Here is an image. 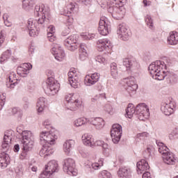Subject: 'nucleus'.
<instances>
[{
    "mask_svg": "<svg viewBox=\"0 0 178 178\" xmlns=\"http://www.w3.org/2000/svg\"><path fill=\"white\" fill-rule=\"evenodd\" d=\"M35 15L36 16H42V17L39 18L38 20L34 18L29 19L27 27L31 37H37L38 35V28L37 26L42 24L46 19H49V9L45 7L44 4L35 6Z\"/></svg>",
    "mask_w": 178,
    "mask_h": 178,
    "instance_id": "nucleus-1",
    "label": "nucleus"
},
{
    "mask_svg": "<svg viewBox=\"0 0 178 178\" xmlns=\"http://www.w3.org/2000/svg\"><path fill=\"white\" fill-rule=\"evenodd\" d=\"M149 73L154 80H164L169 74L166 70V64L163 60H156L152 63L148 67Z\"/></svg>",
    "mask_w": 178,
    "mask_h": 178,
    "instance_id": "nucleus-2",
    "label": "nucleus"
},
{
    "mask_svg": "<svg viewBox=\"0 0 178 178\" xmlns=\"http://www.w3.org/2000/svg\"><path fill=\"white\" fill-rule=\"evenodd\" d=\"M65 99L67 102L66 108L68 111L73 112L80 109L83 105V100L79 94L76 93H67L65 96Z\"/></svg>",
    "mask_w": 178,
    "mask_h": 178,
    "instance_id": "nucleus-3",
    "label": "nucleus"
},
{
    "mask_svg": "<svg viewBox=\"0 0 178 178\" xmlns=\"http://www.w3.org/2000/svg\"><path fill=\"white\" fill-rule=\"evenodd\" d=\"M21 136V143L24 152H29L34 147V136L31 131H23L19 133Z\"/></svg>",
    "mask_w": 178,
    "mask_h": 178,
    "instance_id": "nucleus-4",
    "label": "nucleus"
},
{
    "mask_svg": "<svg viewBox=\"0 0 178 178\" xmlns=\"http://www.w3.org/2000/svg\"><path fill=\"white\" fill-rule=\"evenodd\" d=\"M58 134L59 133L55 129L50 131H42L40 133V143L46 145H54L58 140Z\"/></svg>",
    "mask_w": 178,
    "mask_h": 178,
    "instance_id": "nucleus-5",
    "label": "nucleus"
},
{
    "mask_svg": "<svg viewBox=\"0 0 178 178\" xmlns=\"http://www.w3.org/2000/svg\"><path fill=\"white\" fill-rule=\"evenodd\" d=\"M77 12H79L77 4L76 3L70 2L66 3L63 10L62 15L67 16V22L70 24H72L73 22H74V19H73V17L70 16V15L77 13Z\"/></svg>",
    "mask_w": 178,
    "mask_h": 178,
    "instance_id": "nucleus-6",
    "label": "nucleus"
},
{
    "mask_svg": "<svg viewBox=\"0 0 178 178\" xmlns=\"http://www.w3.org/2000/svg\"><path fill=\"white\" fill-rule=\"evenodd\" d=\"M108 12L114 19L120 20L123 19L126 15V8L123 5L116 4L115 6L109 7Z\"/></svg>",
    "mask_w": 178,
    "mask_h": 178,
    "instance_id": "nucleus-7",
    "label": "nucleus"
},
{
    "mask_svg": "<svg viewBox=\"0 0 178 178\" xmlns=\"http://www.w3.org/2000/svg\"><path fill=\"white\" fill-rule=\"evenodd\" d=\"M177 106L176 102L171 99L161 104V111L166 116H170V115L175 113Z\"/></svg>",
    "mask_w": 178,
    "mask_h": 178,
    "instance_id": "nucleus-8",
    "label": "nucleus"
},
{
    "mask_svg": "<svg viewBox=\"0 0 178 178\" xmlns=\"http://www.w3.org/2000/svg\"><path fill=\"white\" fill-rule=\"evenodd\" d=\"M63 170L70 176H77V170L74 160L72 159H67L64 160Z\"/></svg>",
    "mask_w": 178,
    "mask_h": 178,
    "instance_id": "nucleus-9",
    "label": "nucleus"
},
{
    "mask_svg": "<svg viewBox=\"0 0 178 178\" xmlns=\"http://www.w3.org/2000/svg\"><path fill=\"white\" fill-rule=\"evenodd\" d=\"M136 115L140 120H144L149 118V107L145 103L138 104L136 106Z\"/></svg>",
    "mask_w": 178,
    "mask_h": 178,
    "instance_id": "nucleus-10",
    "label": "nucleus"
},
{
    "mask_svg": "<svg viewBox=\"0 0 178 178\" xmlns=\"http://www.w3.org/2000/svg\"><path fill=\"white\" fill-rule=\"evenodd\" d=\"M59 83L54 78H49L47 81V92L49 95H56L59 91Z\"/></svg>",
    "mask_w": 178,
    "mask_h": 178,
    "instance_id": "nucleus-11",
    "label": "nucleus"
},
{
    "mask_svg": "<svg viewBox=\"0 0 178 178\" xmlns=\"http://www.w3.org/2000/svg\"><path fill=\"white\" fill-rule=\"evenodd\" d=\"M122 133H123V130L122 129V127L119 124H114L112 126V129L111 131V136L112 138V141L114 144H118L119 141H120V138L122 137Z\"/></svg>",
    "mask_w": 178,
    "mask_h": 178,
    "instance_id": "nucleus-12",
    "label": "nucleus"
},
{
    "mask_svg": "<svg viewBox=\"0 0 178 178\" xmlns=\"http://www.w3.org/2000/svg\"><path fill=\"white\" fill-rule=\"evenodd\" d=\"M77 35L69 36L67 39L65 40L64 44L66 48L69 49V51L74 52V51H76V49L80 47V44H79L77 42Z\"/></svg>",
    "mask_w": 178,
    "mask_h": 178,
    "instance_id": "nucleus-13",
    "label": "nucleus"
},
{
    "mask_svg": "<svg viewBox=\"0 0 178 178\" xmlns=\"http://www.w3.org/2000/svg\"><path fill=\"white\" fill-rule=\"evenodd\" d=\"M124 81L127 85L126 90L127 92H129L130 95H131V94H135L138 88V85H137V83L136 82V78L129 76L126 78Z\"/></svg>",
    "mask_w": 178,
    "mask_h": 178,
    "instance_id": "nucleus-14",
    "label": "nucleus"
},
{
    "mask_svg": "<svg viewBox=\"0 0 178 178\" xmlns=\"http://www.w3.org/2000/svg\"><path fill=\"white\" fill-rule=\"evenodd\" d=\"M68 81L73 88H79L80 82L79 81V74L77 70L74 68H72L68 72Z\"/></svg>",
    "mask_w": 178,
    "mask_h": 178,
    "instance_id": "nucleus-15",
    "label": "nucleus"
},
{
    "mask_svg": "<svg viewBox=\"0 0 178 178\" xmlns=\"http://www.w3.org/2000/svg\"><path fill=\"white\" fill-rule=\"evenodd\" d=\"M111 31V24L106 18H101L99 22L98 32L101 35H108Z\"/></svg>",
    "mask_w": 178,
    "mask_h": 178,
    "instance_id": "nucleus-16",
    "label": "nucleus"
},
{
    "mask_svg": "<svg viewBox=\"0 0 178 178\" xmlns=\"http://www.w3.org/2000/svg\"><path fill=\"white\" fill-rule=\"evenodd\" d=\"M97 48L99 52H104V51L111 52L112 44L108 39H99L97 41Z\"/></svg>",
    "mask_w": 178,
    "mask_h": 178,
    "instance_id": "nucleus-17",
    "label": "nucleus"
},
{
    "mask_svg": "<svg viewBox=\"0 0 178 178\" xmlns=\"http://www.w3.org/2000/svg\"><path fill=\"white\" fill-rule=\"evenodd\" d=\"M51 54L55 56V59L59 60V62L62 61V59L65 58V51H63L62 47L58 44H53Z\"/></svg>",
    "mask_w": 178,
    "mask_h": 178,
    "instance_id": "nucleus-18",
    "label": "nucleus"
},
{
    "mask_svg": "<svg viewBox=\"0 0 178 178\" xmlns=\"http://www.w3.org/2000/svg\"><path fill=\"white\" fill-rule=\"evenodd\" d=\"M117 35L120 40L127 41L129 40V29L124 24H120L118 27Z\"/></svg>",
    "mask_w": 178,
    "mask_h": 178,
    "instance_id": "nucleus-19",
    "label": "nucleus"
},
{
    "mask_svg": "<svg viewBox=\"0 0 178 178\" xmlns=\"http://www.w3.org/2000/svg\"><path fill=\"white\" fill-rule=\"evenodd\" d=\"M33 69V65L30 63H24L22 66L18 67L17 70V73L21 77H26L29 73H30V70Z\"/></svg>",
    "mask_w": 178,
    "mask_h": 178,
    "instance_id": "nucleus-20",
    "label": "nucleus"
},
{
    "mask_svg": "<svg viewBox=\"0 0 178 178\" xmlns=\"http://www.w3.org/2000/svg\"><path fill=\"white\" fill-rule=\"evenodd\" d=\"M161 156L163 162L166 165H176V162H177V157L172 152H169Z\"/></svg>",
    "mask_w": 178,
    "mask_h": 178,
    "instance_id": "nucleus-21",
    "label": "nucleus"
},
{
    "mask_svg": "<svg viewBox=\"0 0 178 178\" xmlns=\"http://www.w3.org/2000/svg\"><path fill=\"white\" fill-rule=\"evenodd\" d=\"M88 122L96 130H102L105 126V121L102 118H91Z\"/></svg>",
    "mask_w": 178,
    "mask_h": 178,
    "instance_id": "nucleus-22",
    "label": "nucleus"
},
{
    "mask_svg": "<svg viewBox=\"0 0 178 178\" xmlns=\"http://www.w3.org/2000/svg\"><path fill=\"white\" fill-rule=\"evenodd\" d=\"M45 169L49 172V173L54 175L59 170V163L56 160H51L48 162L45 165Z\"/></svg>",
    "mask_w": 178,
    "mask_h": 178,
    "instance_id": "nucleus-23",
    "label": "nucleus"
},
{
    "mask_svg": "<svg viewBox=\"0 0 178 178\" xmlns=\"http://www.w3.org/2000/svg\"><path fill=\"white\" fill-rule=\"evenodd\" d=\"M12 134H13V131H8L5 133L3 141L1 145L2 148H3L4 149L6 148H9V147H10V143H12L13 138Z\"/></svg>",
    "mask_w": 178,
    "mask_h": 178,
    "instance_id": "nucleus-24",
    "label": "nucleus"
},
{
    "mask_svg": "<svg viewBox=\"0 0 178 178\" xmlns=\"http://www.w3.org/2000/svg\"><path fill=\"white\" fill-rule=\"evenodd\" d=\"M82 143L86 147H94L95 144L94 143V137L92 135L88 134H84L81 137Z\"/></svg>",
    "mask_w": 178,
    "mask_h": 178,
    "instance_id": "nucleus-25",
    "label": "nucleus"
},
{
    "mask_svg": "<svg viewBox=\"0 0 178 178\" xmlns=\"http://www.w3.org/2000/svg\"><path fill=\"white\" fill-rule=\"evenodd\" d=\"M148 169H149V165L145 159H142L137 163V172L138 175H141L143 172H145Z\"/></svg>",
    "mask_w": 178,
    "mask_h": 178,
    "instance_id": "nucleus-26",
    "label": "nucleus"
},
{
    "mask_svg": "<svg viewBox=\"0 0 178 178\" xmlns=\"http://www.w3.org/2000/svg\"><path fill=\"white\" fill-rule=\"evenodd\" d=\"M47 108V99L45 97H40L36 104V108L38 113H42Z\"/></svg>",
    "mask_w": 178,
    "mask_h": 178,
    "instance_id": "nucleus-27",
    "label": "nucleus"
},
{
    "mask_svg": "<svg viewBox=\"0 0 178 178\" xmlns=\"http://www.w3.org/2000/svg\"><path fill=\"white\" fill-rule=\"evenodd\" d=\"M118 175L120 178H129L131 176V170L127 167H122L118 170Z\"/></svg>",
    "mask_w": 178,
    "mask_h": 178,
    "instance_id": "nucleus-28",
    "label": "nucleus"
},
{
    "mask_svg": "<svg viewBox=\"0 0 178 178\" xmlns=\"http://www.w3.org/2000/svg\"><path fill=\"white\" fill-rule=\"evenodd\" d=\"M54 154V149L49 146V145H45L44 143L42 145V149H40L39 154L40 156H48Z\"/></svg>",
    "mask_w": 178,
    "mask_h": 178,
    "instance_id": "nucleus-29",
    "label": "nucleus"
},
{
    "mask_svg": "<svg viewBox=\"0 0 178 178\" xmlns=\"http://www.w3.org/2000/svg\"><path fill=\"white\" fill-rule=\"evenodd\" d=\"M168 44L169 45H177L178 44V33L176 31H171L168 37Z\"/></svg>",
    "mask_w": 178,
    "mask_h": 178,
    "instance_id": "nucleus-30",
    "label": "nucleus"
},
{
    "mask_svg": "<svg viewBox=\"0 0 178 178\" xmlns=\"http://www.w3.org/2000/svg\"><path fill=\"white\" fill-rule=\"evenodd\" d=\"M9 83H7L8 88H15L17 86V79H16V74L10 72L8 75Z\"/></svg>",
    "mask_w": 178,
    "mask_h": 178,
    "instance_id": "nucleus-31",
    "label": "nucleus"
},
{
    "mask_svg": "<svg viewBox=\"0 0 178 178\" xmlns=\"http://www.w3.org/2000/svg\"><path fill=\"white\" fill-rule=\"evenodd\" d=\"M74 146V140H67L63 145V149L64 152L67 154H70L72 149H73V147Z\"/></svg>",
    "mask_w": 178,
    "mask_h": 178,
    "instance_id": "nucleus-32",
    "label": "nucleus"
},
{
    "mask_svg": "<svg viewBox=\"0 0 178 178\" xmlns=\"http://www.w3.org/2000/svg\"><path fill=\"white\" fill-rule=\"evenodd\" d=\"M126 113L129 119H131L134 115H137V107H134V104H129L126 109Z\"/></svg>",
    "mask_w": 178,
    "mask_h": 178,
    "instance_id": "nucleus-33",
    "label": "nucleus"
},
{
    "mask_svg": "<svg viewBox=\"0 0 178 178\" xmlns=\"http://www.w3.org/2000/svg\"><path fill=\"white\" fill-rule=\"evenodd\" d=\"M86 48L87 47L83 44L79 45V59H81V60H86L87 56H88V54L86 49Z\"/></svg>",
    "mask_w": 178,
    "mask_h": 178,
    "instance_id": "nucleus-34",
    "label": "nucleus"
},
{
    "mask_svg": "<svg viewBox=\"0 0 178 178\" xmlns=\"http://www.w3.org/2000/svg\"><path fill=\"white\" fill-rule=\"evenodd\" d=\"M8 159H9V155L3 152L0 154V168H6L8 166Z\"/></svg>",
    "mask_w": 178,
    "mask_h": 178,
    "instance_id": "nucleus-35",
    "label": "nucleus"
},
{
    "mask_svg": "<svg viewBox=\"0 0 178 178\" xmlns=\"http://www.w3.org/2000/svg\"><path fill=\"white\" fill-rule=\"evenodd\" d=\"M33 6L34 3L32 0H24L22 1V8L26 12H30V10H33Z\"/></svg>",
    "mask_w": 178,
    "mask_h": 178,
    "instance_id": "nucleus-36",
    "label": "nucleus"
},
{
    "mask_svg": "<svg viewBox=\"0 0 178 178\" xmlns=\"http://www.w3.org/2000/svg\"><path fill=\"white\" fill-rule=\"evenodd\" d=\"M123 65L127 67V70H131V69H134L137 63L131 60L130 58H124L123 60Z\"/></svg>",
    "mask_w": 178,
    "mask_h": 178,
    "instance_id": "nucleus-37",
    "label": "nucleus"
},
{
    "mask_svg": "<svg viewBox=\"0 0 178 178\" xmlns=\"http://www.w3.org/2000/svg\"><path fill=\"white\" fill-rule=\"evenodd\" d=\"M156 144L159 147V152L160 154H161L162 156H163V155L168 154V152H170L169 151V148H168V147L166 145H165V144H163V143L156 142Z\"/></svg>",
    "mask_w": 178,
    "mask_h": 178,
    "instance_id": "nucleus-38",
    "label": "nucleus"
},
{
    "mask_svg": "<svg viewBox=\"0 0 178 178\" xmlns=\"http://www.w3.org/2000/svg\"><path fill=\"white\" fill-rule=\"evenodd\" d=\"M111 73L113 79H118L119 77V73L118 72V64H116V63H112L111 64Z\"/></svg>",
    "mask_w": 178,
    "mask_h": 178,
    "instance_id": "nucleus-39",
    "label": "nucleus"
},
{
    "mask_svg": "<svg viewBox=\"0 0 178 178\" xmlns=\"http://www.w3.org/2000/svg\"><path fill=\"white\" fill-rule=\"evenodd\" d=\"M88 120L86 118H80L74 120V125L75 127H81L83 124H86Z\"/></svg>",
    "mask_w": 178,
    "mask_h": 178,
    "instance_id": "nucleus-40",
    "label": "nucleus"
},
{
    "mask_svg": "<svg viewBox=\"0 0 178 178\" xmlns=\"http://www.w3.org/2000/svg\"><path fill=\"white\" fill-rule=\"evenodd\" d=\"M84 84L86 85L88 87H91V86H94L96 83L94 79H92L91 75L88 74L85 76Z\"/></svg>",
    "mask_w": 178,
    "mask_h": 178,
    "instance_id": "nucleus-41",
    "label": "nucleus"
},
{
    "mask_svg": "<svg viewBox=\"0 0 178 178\" xmlns=\"http://www.w3.org/2000/svg\"><path fill=\"white\" fill-rule=\"evenodd\" d=\"M145 22L148 26L149 29L152 30L154 29V19H152V17L149 15H147L145 17Z\"/></svg>",
    "mask_w": 178,
    "mask_h": 178,
    "instance_id": "nucleus-42",
    "label": "nucleus"
},
{
    "mask_svg": "<svg viewBox=\"0 0 178 178\" xmlns=\"http://www.w3.org/2000/svg\"><path fill=\"white\" fill-rule=\"evenodd\" d=\"M12 55V51L10 50H7L4 51L1 56L0 57V63H3L6 59L10 58Z\"/></svg>",
    "mask_w": 178,
    "mask_h": 178,
    "instance_id": "nucleus-43",
    "label": "nucleus"
},
{
    "mask_svg": "<svg viewBox=\"0 0 178 178\" xmlns=\"http://www.w3.org/2000/svg\"><path fill=\"white\" fill-rule=\"evenodd\" d=\"M102 166H104V159H100L98 161V163H92V168L95 170H98V169H101V168H102Z\"/></svg>",
    "mask_w": 178,
    "mask_h": 178,
    "instance_id": "nucleus-44",
    "label": "nucleus"
},
{
    "mask_svg": "<svg viewBox=\"0 0 178 178\" xmlns=\"http://www.w3.org/2000/svg\"><path fill=\"white\" fill-rule=\"evenodd\" d=\"M168 138L171 141H176L178 140V131L177 129L173 130L168 136Z\"/></svg>",
    "mask_w": 178,
    "mask_h": 178,
    "instance_id": "nucleus-45",
    "label": "nucleus"
},
{
    "mask_svg": "<svg viewBox=\"0 0 178 178\" xmlns=\"http://www.w3.org/2000/svg\"><path fill=\"white\" fill-rule=\"evenodd\" d=\"M148 136L149 134L147 132L139 133L136 135V141H138V140H145Z\"/></svg>",
    "mask_w": 178,
    "mask_h": 178,
    "instance_id": "nucleus-46",
    "label": "nucleus"
},
{
    "mask_svg": "<svg viewBox=\"0 0 178 178\" xmlns=\"http://www.w3.org/2000/svg\"><path fill=\"white\" fill-rule=\"evenodd\" d=\"M81 37L85 38V40H92L95 37V35L93 33H81Z\"/></svg>",
    "mask_w": 178,
    "mask_h": 178,
    "instance_id": "nucleus-47",
    "label": "nucleus"
},
{
    "mask_svg": "<svg viewBox=\"0 0 178 178\" xmlns=\"http://www.w3.org/2000/svg\"><path fill=\"white\" fill-rule=\"evenodd\" d=\"M102 147L103 148L104 154H105V155H108L109 154V151H111V147H109V145L104 142Z\"/></svg>",
    "mask_w": 178,
    "mask_h": 178,
    "instance_id": "nucleus-48",
    "label": "nucleus"
},
{
    "mask_svg": "<svg viewBox=\"0 0 178 178\" xmlns=\"http://www.w3.org/2000/svg\"><path fill=\"white\" fill-rule=\"evenodd\" d=\"M90 75V77H92V79H93V81H95V83L96 84H97V83H98V81H99L101 75L98 72H95Z\"/></svg>",
    "mask_w": 178,
    "mask_h": 178,
    "instance_id": "nucleus-49",
    "label": "nucleus"
},
{
    "mask_svg": "<svg viewBox=\"0 0 178 178\" xmlns=\"http://www.w3.org/2000/svg\"><path fill=\"white\" fill-rule=\"evenodd\" d=\"M52 175L50 174L49 172H48V170H47L46 169H44V171H43L39 176V178H51V176Z\"/></svg>",
    "mask_w": 178,
    "mask_h": 178,
    "instance_id": "nucleus-50",
    "label": "nucleus"
},
{
    "mask_svg": "<svg viewBox=\"0 0 178 178\" xmlns=\"http://www.w3.org/2000/svg\"><path fill=\"white\" fill-rule=\"evenodd\" d=\"M3 19L4 20V24L7 27H10V26H12V22L9 21L8 14H4L3 15Z\"/></svg>",
    "mask_w": 178,
    "mask_h": 178,
    "instance_id": "nucleus-51",
    "label": "nucleus"
},
{
    "mask_svg": "<svg viewBox=\"0 0 178 178\" xmlns=\"http://www.w3.org/2000/svg\"><path fill=\"white\" fill-rule=\"evenodd\" d=\"M104 111L108 112L109 115H112L113 113V107L111 104H106L104 106Z\"/></svg>",
    "mask_w": 178,
    "mask_h": 178,
    "instance_id": "nucleus-52",
    "label": "nucleus"
},
{
    "mask_svg": "<svg viewBox=\"0 0 178 178\" xmlns=\"http://www.w3.org/2000/svg\"><path fill=\"white\" fill-rule=\"evenodd\" d=\"M95 59L96 62H99V63H102L103 65L106 63V58H104L102 56H97Z\"/></svg>",
    "mask_w": 178,
    "mask_h": 178,
    "instance_id": "nucleus-53",
    "label": "nucleus"
},
{
    "mask_svg": "<svg viewBox=\"0 0 178 178\" xmlns=\"http://www.w3.org/2000/svg\"><path fill=\"white\" fill-rule=\"evenodd\" d=\"M101 175L103 178H112V175H111V172L106 170L102 171Z\"/></svg>",
    "mask_w": 178,
    "mask_h": 178,
    "instance_id": "nucleus-54",
    "label": "nucleus"
},
{
    "mask_svg": "<svg viewBox=\"0 0 178 178\" xmlns=\"http://www.w3.org/2000/svg\"><path fill=\"white\" fill-rule=\"evenodd\" d=\"M5 38H6V34L1 31L0 34V48L2 47V44L5 42Z\"/></svg>",
    "mask_w": 178,
    "mask_h": 178,
    "instance_id": "nucleus-55",
    "label": "nucleus"
},
{
    "mask_svg": "<svg viewBox=\"0 0 178 178\" xmlns=\"http://www.w3.org/2000/svg\"><path fill=\"white\" fill-rule=\"evenodd\" d=\"M47 38L50 42H54V41H56V40L54 33H47Z\"/></svg>",
    "mask_w": 178,
    "mask_h": 178,
    "instance_id": "nucleus-56",
    "label": "nucleus"
},
{
    "mask_svg": "<svg viewBox=\"0 0 178 178\" xmlns=\"http://www.w3.org/2000/svg\"><path fill=\"white\" fill-rule=\"evenodd\" d=\"M55 26L50 25L47 29V34H55Z\"/></svg>",
    "mask_w": 178,
    "mask_h": 178,
    "instance_id": "nucleus-57",
    "label": "nucleus"
},
{
    "mask_svg": "<svg viewBox=\"0 0 178 178\" xmlns=\"http://www.w3.org/2000/svg\"><path fill=\"white\" fill-rule=\"evenodd\" d=\"M29 170H31L34 174L37 173V170H38V168H37V165H29Z\"/></svg>",
    "mask_w": 178,
    "mask_h": 178,
    "instance_id": "nucleus-58",
    "label": "nucleus"
},
{
    "mask_svg": "<svg viewBox=\"0 0 178 178\" xmlns=\"http://www.w3.org/2000/svg\"><path fill=\"white\" fill-rule=\"evenodd\" d=\"M104 141L98 140L96 141H94V147L97 146V147H102V145H104Z\"/></svg>",
    "mask_w": 178,
    "mask_h": 178,
    "instance_id": "nucleus-59",
    "label": "nucleus"
},
{
    "mask_svg": "<svg viewBox=\"0 0 178 178\" xmlns=\"http://www.w3.org/2000/svg\"><path fill=\"white\" fill-rule=\"evenodd\" d=\"M51 120L49 119L44 120L42 122V126H44V127H47V126H51Z\"/></svg>",
    "mask_w": 178,
    "mask_h": 178,
    "instance_id": "nucleus-60",
    "label": "nucleus"
},
{
    "mask_svg": "<svg viewBox=\"0 0 178 178\" xmlns=\"http://www.w3.org/2000/svg\"><path fill=\"white\" fill-rule=\"evenodd\" d=\"M143 178H151V173L149 172H145L143 175Z\"/></svg>",
    "mask_w": 178,
    "mask_h": 178,
    "instance_id": "nucleus-61",
    "label": "nucleus"
},
{
    "mask_svg": "<svg viewBox=\"0 0 178 178\" xmlns=\"http://www.w3.org/2000/svg\"><path fill=\"white\" fill-rule=\"evenodd\" d=\"M69 33H70V29L67 28V29H65L63 31L62 35H67V34H69Z\"/></svg>",
    "mask_w": 178,
    "mask_h": 178,
    "instance_id": "nucleus-62",
    "label": "nucleus"
},
{
    "mask_svg": "<svg viewBox=\"0 0 178 178\" xmlns=\"http://www.w3.org/2000/svg\"><path fill=\"white\" fill-rule=\"evenodd\" d=\"M91 1L92 0H81L82 3H83V5H91Z\"/></svg>",
    "mask_w": 178,
    "mask_h": 178,
    "instance_id": "nucleus-63",
    "label": "nucleus"
},
{
    "mask_svg": "<svg viewBox=\"0 0 178 178\" xmlns=\"http://www.w3.org/2000/svg\"><path fill=\"white\" fill-rule=\"evenodd\" d=\"M143 5H144L145 7L150 6L151 1H150L144 0L143 1Z\"/></svg>",
    "mask_w": 178,
    "mask_h": 178,
    "instance_id": "nucleus-64",
    "label": "nucleus"
}]
</instances>
